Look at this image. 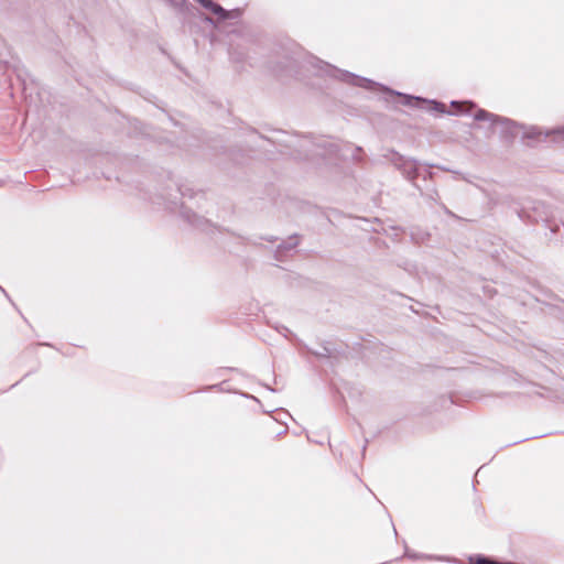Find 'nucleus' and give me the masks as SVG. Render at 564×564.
Returning <instances> with one entry per match:
<instances>
[{
    "instance_id": "1",
    "label": "nucleus",
    "mask_w": 564,
    "mask_h": 564,
    "mask_svg": "<svg viewBox=\"0 0 564 564\" xmlns=\"http://www.w3.org/2000/svg\"><path fill=\"white\" fill-rule=\"evenodd\" d=\"M200 4L210 10L214 14L218 15L221 19H226L228 14L226 11L217 3H215L213 0H199Z\"/></svg>"
}]
</instances>
